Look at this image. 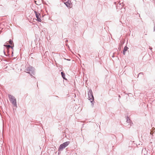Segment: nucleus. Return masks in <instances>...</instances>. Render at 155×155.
Here are the masks:
<instances>
[{
    "label": "nucleus",
    "instance_id": "obj_4",
    "mask_svg": "<svg viewBox=\"0 0 155 155\" xmlns=\"http://www.w3.org/2000/svg\"><path fill=\"white\" fill-rule=\"evenodd\" d=\"M35 14L36 17L37 19V20L38 21L41 22V20L39 18V16L40 15V14L39 13H37L36 11H35Z\"/></svg>",
    "mask_w": 155,
    "mask_h": 155
},
{
    "label": "nucleus",
    "instance_id": "obj_9",
    "mask_svg": "<svg viewBox=\"0 0 155 155\" xmlns=\"http://www.w3.org/2000/svg\"><path fill=\"white\" fill-rule=\"evenodd\" d=\"M9 43L10 44H12V40H10L9 41Z\"/></svg>",
    "mask_w": 155,
    "mask_h": 155
},
{
    "label": "nucleus",
    "instance_id": "obj_10",
    "mask_svg": "<svg viewBox=\"0 0 155 155\" xmlns=\"http://www.w3.org/2000/svg\"><path fill=\"white\" fill-rule=\"evenodd\" d=\"M128 119H129V118H128ZM128 118H127V122H129V120H128Z\"/></svg>",
    "mask_w": 155,
    "mask_h": 155
},
{
    "label": "nucleus",
    "instance_id": "obj_8",
    "mask_svg": "<svg viewBox=\"0 0 155 155\" xmlns=\"http://www.w3.org/2000/svg\"><path fill=\"white\" fill-rule=\"evenodd\" d=\"M4 46L7 47L8 48H10L11 47L10 45H4Z\"/></svg>",
    "mask_w": 155,
    "mask_h": 155
},
{
    "label": "nucleus",
    "instance_id": "obj_3",
    "mask_svg": "<svg viewBox=\"0 0 155 155\" xmlns=\"http://www.w3.org/2000/svg\"><path fill=\"white\" fill-rule=\"evenodd\" d=\"M64 3L67 7H70L71 5V2L69 0H62Z\"/></svg>",
    "mask_w": 155,
    "mask_h": 155
},
{
    "label": "nucleus",
    "instance_id": "obj_1",
    "mask_svg": "<svg viewBox=\"0 0 155 155\" xmlns=\"http://www.w3.org/2000/svg\"><path fill=\"white\" fill-rule=\"evenodd\" d=\"M8 97L10 101L12 104L16 106V99L15 97L10 94L8 95Z\"/></svg>",
    "mask_w": 155,
    "mask_h": 155
},
{
    "label": "nucleus",
    "instance_id": "obj_5",
    "mask_svg": "<svg viewBox=\"0 0 155 155\" xmlns=\"http://www.w3.org/2000/svg\"><path fill=\"white\" fill-rule=\"evenodd\" d=\"M128 49V47H127L126 46H125L124 47V50L123 52V53L124 55L125 54V52Z\"/></svg>",
    "mask_w": 155,
    "mask_h": 155
},
{
    "label": "nucleus",
    "instance_id": "obj_2",
    "mask_svg": "<svg viewBox=\"0 0 155 155\" xmlns=\"http://www.w3.org/2000/svg\"><path fill=\"white\" fill-rule=\"evenodd\" d=\"M69 143L70 142L67 141L61 144L59 147V150L61 151L63 149L66 147L69 144Z\"/></svg>",
    "mask_w": 155,
    "mask_h": 155
},
{
    "label": "nucleus",
    "instance_id": "obj_6",
    "mask_svg": "<svg viewBox=\"0 0 155 155\" xmlns=\"http://www.w3.org/2000/svg\"><path fill=\"white\" fill-rule=\"evenodd\" d=\"M61 73V74L62 76L63 77V78L64 79L66 80V79L65 78V74L62 72Z\"/></svg>",
    "mask_w": 155,
    "mask_h": 155
},
{
    "label": "nucleus",
    "instance_id": "obj_7",
    "mask_svg": "<svg viewBox=\"0 0 155 155\" xmlns=\"http://www.w3.org/2000/svg\"><path fill=\"white\" fill-rule=\"evenodd\" d=\"M91 95V97L90 98V99H89L91 101V102H92V101L93 100L94 97L93 95H91V93H90Z\"/></svg>",
    "mask_w": 155,
    "mask_h": 155
}]
</instances>
